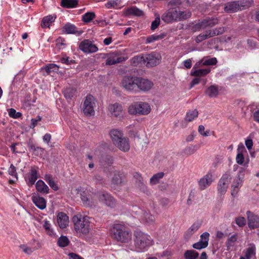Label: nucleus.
Returning <instances> with one entry per match:
<instances>
[{
  "label": "nucleus",
  "instance_id": "nucleus-36",
  "mask_svg": "<svg viewBox=\"0 0 259 259\" xmlns=\"http://www.w3.org/2000/svg\"><path fill=\"white\" fill-rule=\"evenodd\" d=\"M59 66H58L56 64H49L41 68V70L42 71L45 70L47 74H49L52 72H56L59 69Z\"/></svg>",
  "mask_w": 259,
  "mask_h": 259
},
{
  "label": "nucleus",
  "instance_id": "nucleus-20",
  "mask_svg": "<svg viewBox=\"0 0 259 259\" xmlns=\"http://www.w3.org/2000/svg\"><path fill=\"white\" fill-rule=\"evenodd\" d=\"M108 110L112 116L120 117L122 112V107L119 104L115 103L108 106Z\"/></svg>",
  "mask_w": 259,
  "mask_h": 259
},
{
  "label": "nucleus",
  "instance_id": "nucleus-32",
  "mask_svg": "<svg viewBox=\"0 0 259 259\" xmlns=\"http://www.w3.org/2000/svg\"><path fill=\"white\" fill-rule=\"evenodd\" d=\"M77 0H62L61 5L66 8H75L78 5Z\"/></svg>",
  "mask_w": 259,
  "mask_h": 259
},
{
  "label": "nucleus",
  "instance_id": "nucleus-27",
  "mask_svg": "<svg viewBox=\"0 0 259 259\" xmlns=\"http://www.w3.org/2000/svg\"><path fill=\"white\" fill-rule=\"evenodd\" d=\"M200 226L201 224L198 222L194 223L193 225L186 231L185 234V237L189 238L199 229Z\"/></svg>",
  "mask_w": 259,
  "mask_h": 259
},
{
  "label": "nucleus",
  "instance_id": "nucleus-54",
  "mask_svg": "<svg viewBox=\"0 0 259 259\" xmlns=\"http://www.w3.org/2000/svg\"><path fill=\"white\" fill-rule=\"evenodd\" d=\"M208 245L200 241H199L198 242L194 243L192 245L193 248L197 250H200L202 249L205 248Z\"/></svg>",
  "mask_w": 259,
  "mask_h": 259
},
{
  "label": "nucleus",
  "instance_id": "nucleus-56",
  "mask_svg": "<svg viewBox=\"0 0 259 259\" xmlns=\"http://www.w3.org/2000/svg\"><path fill=\"white\" fill-rule=\"evenodd\" d=\"M81 199L84 205L87 206L92 205L90 198L84 193L81 194Z\"/></svg>",
  "mask_w": 259,
  "mask_h": 259
},
{
  "label": "nucleus",
  "instance_id": "nucleus-16",
  "mask_svg": "<svg viewBox=\"0 0 259 259\" xmlns=\"http://www.w3.org/2000/svg\"><path fill=\"white\" fill-rule=\"evenodd\" d=\"M38 178V173L35 167H31L29 173L25 177V181L29 186L34 185Z\"/></svg>",
  "mask_w": 259,
  "mask_h": 259
},
{
  "label": "nucleus",
  "instance_id": "nucleus-6",
  "mask_svg": "<svg viewBox=\"0 0 259 259\" xmlns=\"http://www.w3.org/2000/svg\"><path fill=\"white\" fill-rule=\"evenodd\" d=\"M78 48L82 52L86 54L94 53L98 51L97 46L90 39H84L81 41Z\"/></svg>",
  "mask_w": 259,
  "mask_h": 259
},
{
  "label": "nucleus",
  "instance_id": "nucleus-29",
  "mask_svg": "<svg viewBox=\"0 0 259 259\" xmlns=\"http://www.w3.org/2000/svg\"><path fill=\"white\" fill-rule=\"evenodd\" d=\"M194 68L192 70L191 75L193 76L201 77L204 76L208 74L210 70V69H199L193 70Z\"/></svg>",
  "mask_w": 259,
  "mask_h": 259
},
{
  "label": "nucleus",
  "instance_id": "nucleus-14",
  "mask_svg": "<svg viewBox=\"0 0 259 259\" xmlns=\"http://www.w3.org/2000/svg\"><path fill=\"white\" fill-rule=\"evenodd\" d=\"M97 197L99 200L111 207L115 204V200L109 193L105 192H99Z\"/></svg>",
  "mask_w": 259,
  "mask_h": 259
},
{
  "label": "nucleus",
  "instance_id": "nucleus-1",
  "mask_svg": "<svg viewBox=\"0 0 259 259\" xmlns=\"http://www.w3.org/2000/svg\"><path fill=\"white\" fill-rule=\"evenodd\" d=\"M90 218L87 215L82 217L80 214L75 215L72 218L74 230L79 236L86 235L92 229Z\"/></svg>",
  "mask_w": 259,
  "mask_h": 259
},
{
  "label": "nucleus",
  "instance_id": "nucleus-38",
  "mask_svg": "<svg viewBox=\"0 0 259 259\" xmlns=\"http://www.w3.org/2000/svg\"><path fill=\"white\" fill-rule=\"evenodd\" d=\"M199 256V253L194 250H187L184 254L185 259H196Z\"/></svg>",
  "mask_w": 259,
  "mask_h": 259
},
{
  "label": "nucleus",
  "instance_id": "nucleus-33",
  "mask_svg": "<svg viewBox=\"0 0 259 259\" xmlns=\"http://www.w3.org/2000/svg\"><path fill=\"white\" fill-rule=\"evenodd\" d=\"M56 17L51 15H49L44 17L41 23V26L42 28L49 27L51 24L55 20Z\"/></svg>",
  "mask_w": 259,
  "mask_h": 259
},
{
  "label": "nucleus",
  "instance_id": "nucleus-3",
  "mask_svg": "<svg viewBox=\"0 0 259 259\" xmlns=\"http://www.w3.org/2000/svg\"><path fill=\"white\" fill-rule=\"evenodd\" d=\"M112 233L114 237L121 242H127L132 238L131 233L126 230L125 226L120 224L113 225Z\"/></svg>",
  "mask_w": 259,
  "mask_h": 259
},
{
  "label": "nucleus",
  "instance_id": "nucleus-22",
  "mask_svg": "<svg viewBox=\"0 0 259 259\" xmlns=\"http://www.w3.org/2000/svg\"><path fill=\"white\" fill-rule=\"evenodd\" d=\"M32 200L35 205L40 209L42 210L46 207V201L43 197L35 195L32 197Z\"/></svg>",
  "mask_w": 259,
  "mask_h": 259
},
{
  "label": "nucleus",
  "instance_id": "nucleus-51",
  "mask_svg": "<svg viewBox=\"0 0 259 259\" xmlns=\"http://www.w3.org/2000/svg\"><path fill=\"white\" fill-rule=\"evenodd\" d=\"M8 113L10 117L14 118H18L22 116V113L20 112H16L13 108H10L8 110Z\"/></svg>",
  "mask_w": 259,
  "mask_h": 259
},
{
  "label": "nucleus",
  "instance_id": "nucleus-7",
  "mask_svg": "<svg viewBox=\"0 0 259 259\" xmlns=\"http://www.w3.org/2000/svg\"><path fill=\"white\" fill-rule=\"evenodd\" d=\"M161 60L160 54L157 52H152L145 55V65L147 67H152L158 65Z\"/></svg>",
  "mask_w": 259,
  "mask_h": 259
},
{
  "label": "nucleus",
  "instance_id": "nucleus-30",
  "mask_svg": "<svg viewBox=\"0 0 259 259\" xmlns=\"http://www.w3.org/2000/svg\"><path fill=\"white\" fill-rule=\"evenodd\" d=\"M131 62L134 66H137L139 65L145 64V55L135 56L131 59Z\"/></svg>",
  "mask_w": 259,
  "mask_h": 259
},
{
  "label": "nucleus",
  "instance_id": "nucleus-57",
  "mask_svg": "<svg viewBox=\"0 0 259 259\" xmlns=\"http://www.w3.org/2000/svg\"><path fill=\"white\" fill-rule=\"evenodd\" d=\"M19 247L22 249L23 251L25 253H26V254H27L28 255L31 254L33 252V251L34 250V249L33 248L27 247L25 244H21V245H20Z\"/></svg>",
  "mask_w": 259,
  "mask_h": 259
},
{
  "label": "nucleus",
  "instance_id": "nucleus-5",
  "mask_svg": "<svg viewBox=\"0 0 259 259\" xmlns=\"http://www.w3.org/2000/svg\"><path fill=\"white\" fill-rule=\"evenodd\" d=\"M138 76L126 75L123 77L121 81V87L126 91L138 92Z\"/></svg>",
  "mask_w": 259,
  "mask_h": 259
},
{
  "label": "nucleus",
  "instance_id": "nucleus-2",
  "mask_svg": "<svg viewBox=\"0 0 259 259\" xmlns=\"http://www.w3.org/2000/svg\"><path fill=\"white\" fill-rule=\"evenodd\" d=\"M151 238L147 234L140 231L134 233V242L138 251H143L151 244Z\"/></svg>",
  "mask_w": 259,
  "mask_h": 259
},
{
  "label": "nucleus",
  "instance_id": "nucleus-11",
  "mask_svg": "<svg viewBox=\"0 0 259 259\" xmlns=\"http://www.w3.org/2000/svg\"><path fill=\"white\" fill-rule=\"evenodd\" d=\"M241 172L239 171L238 175L234 179L231 186V195L233 197H236L243 182V177L241 176Z\"/></svg>",
  "mask_w": 259,
  "mask_h": 259
},
{
  "label": "nucleus",
  "instance_id": "nucleus-46",
  "mask_svg": "<svg viewBox=\"0 0 259 259\" xmlns=\"http://www.w3.org/2000/svg\"><path fill=\"white\" fill-rule=\"evenodd\" d=\"M199 146L197 145H191L185 148L184 150V152L188 155H190L195 153V151L199 148Z\"/></svg>",
  "mask_w": 259,
  "mask_h": 259
},
{
  "label": "nucleus",
  "instance_id": "nucleus-21",
  "mask_svg": "<svg viewBox=\"0 0 259 259\" xmlns=\"http://www.w3.org/2000/svg\"><path fill=\"white\" fill-rule=\"evenodd\" d=\"M57 222L59 227L63 229L68 225L69 219L65 213L59 212L57 216Z\"/></svg>",
  "mask_w": 259,
  "mask_h": 259
},
{
  "label": "nucleus",
  "instance_id": "nucleus-8",
  "mask_svg": "<svg viewBox=\"0 0 259 259\" xmlns=\"http://www.w3.org/2000/svg\"><path fill=\"white\" fill-rule=\"evenodd\" d=\"M176 8H171L161 16L162 20L166 23L178 22V12Z\"/></svg>",
  "mask_w": 259,
  "mask_h": 259
},
{
  "label": "nucleus",
  "instance_id": "nucleus-45",
  "mask_svg": "<svg viewBox=\"0 0 259 259\" xmlns=\"http://www.w3.org/2000/svg\"><path fill=\"white\" fill-rule=\"evenodd\" d=\"M96 17V15L93 12H87L82 16V20L85 23L90 22Z\"/></svg>",
  "mask_w": 259,
  "mask_h": 259
},
{
  "label": "nucleus",
  "instance_id": "nucleus-50",
  "mask_svg": "<svg viewBox=\"0 0 259 259\" xmlns=\"http://www.w3.org/2000/svg\"><path fill=\"white\" fill-rule=\"evenodd\" d=\"M184 0H171L168 3V6L172 8H180V6L184 3Z\"/></svg>",
  "mask_w": 259,
  "mask_h": 259
},
{
  "label": "nucleus",
  "instance_id": "nucleus-19",
  "mask_svg": "<svg viewBox=\"0 0 259 259\" xmlns=\"http://www.w3.org/2000/svg\"><path fill=\"white\" fill-rule=\"evenodd\" d=\"M119 150L123 152H127L130 149L129 140L126 137H123L114 144Z\"/></svg>",
  "mask_w": 259,
  "mask_h": 259
},
{
  "label": "nucleus",
  "instance_id": "nucleus-26",
  "mask_svg": "<svg viewBox=\"0 0 259 259\" xmlns=\"http://www.w3.org/2000/svg\"><path fill=\"white\" fill-rule=\"evenodd\" d=\"M113 157L108 155H104L101 156L100 159V165L103 167H107L113 163Z\"/></svg>",
  "mask_w": 259,
  "mask_h": 259
},
{
  "label": "nucleus",
  "instance_id": "nucleus-39",
  "mask_svg": "<svg viewBox=\"0 0 259 259\" xmlns=\"http://www.w3.org/2000/svg\"><path fill=\"white\" fill-rule=\"evenodd\" d=\"M217 62L216 58H209V57H207L203 58L201 60L200 63L204 66H208L215 65Z\"/></svg>",
  "mask_w": 259,
  "mask_h": 259
},
{
  "label": "nucleus",
  "instance_id": "nucleus-64",
  "mask_svg": "<svg viewBox=\"0 0 259 259\" xmlns=\"http://www.w3.org/2000/svg\"><path fill=\"white\" fill-rule=\"evenodd\" d=\"M236 162L239 164H242L244 162V157L243 154L241 152H239L236 158Z\"/></svg>",
  "mask_w": 259,
  "mask_h": 259
},
{
  "label": "nucleus",
  "instance_id": "nucleus-25",
  "mask_svg": "<svg viewBox=\"0 0 259 259\" xmlns=\"http://www.w3.org/2000/svg\"><path fill=\"white\" fill-rule=\"evenodd\" d=\"M35 187L37 191L42 194H48L49 188L48 186L42 180H38L35 185Z\"/></svg>",
  "mask_w": 259,
  "mask_h": 259
},
{
  "label": "nucleus",
  "instance_id": "nucleus-47",
  "mask_svg": "<svg viewBox=\"0 0 259 259\" xmlns=\"http://www.w3.org/2000/svg\"><path fill=\"white\" fill-rule=\"evenodd\" d=\"M255 246L254 244L251 245L249 247L245 252V257L247 259H250L252 256L255 254Z\"/></svg>",
  "mask_w": 259,
  "mask_h": 259
},
{
  "label": "nucleus",
  "instance_id": "nucleus-23",
  "mask_svg": "<svg viewBox=\"0 0 259 259\" xmlns=\"http://www.w3.org/2000/svg\"><path fill=\"white\" fill-rule=\"evenodd\" d=\"M109 135L113 144L118 142L120 139L124 137L123 133L121 131L117 129L111 130Z\"/></svg>",
  "mask_w": 259,
  "mask_h": 259
},
{
  "label": "nucleus",
  "instance_id": "nucleus-10",
  "mask_svg": "<svg viewBox=\"0 0 259 259\" xmlns=\"http://www.w3.org/2000/svg\"><path fill=\"white\" fill-rule=\"evenodd\" d=\"M94 101L95 99L92 95H89L86 97L83 107V112L86 115H91L94 113Z\"/></svg>",
  "mask_w": 259,
  "mask_h": 259
},
{
  "label": "nucleus",
  "instance_id": "nucleus-62",
  "mask_svg": "<svg viewBox=\"0 0 259 259\" xmlns=\"http://www.w3.org/2000/svg\"><path fill=\"white\" fill-rule=\"evenodd\" d=\"M133 177L135 180L137 185L143 182V178L139 173L137 172H134Z\"/></svg>",
  "mask_w": 259,
  "mask_h": 259
},
{
  "label": "nucleus",
  "instance_id": "nucleus-43",
  "mask_svg": "<svg viewBox=\"0 0 259 259\" xmlns=\"http://www.w3.org/2000/svg\"><path fill=\"white\" fill-rule=\"evenodd\" d=\"M70 241L68 238L65 236H61L59 238L57 244L61 247H64L68 245Z\"/></svg>",
  "mask_w": 259,
  "mask_h": 259
},
{
  "label": "nucleus",
  "instance_id": "nucleus-55",
  "mask_svg": "<svg viewBox=\"0 0 259 259\" xmlns=\"http://www.w3.org/2000/svg\"><path fill=\"white\" fill-rule=\"evenodd\" d=\"M209 239V234L207 232H205L200 235V239L199 241L206 244L208 245Z\"/></svg>",
  "mask_w": 259,
  "mask_h": 259
},
{
  "label": "nucleus",
  "instance_id": "nucleus-13",
  "mask_svg": "<svg viewBox=\"0 0 259 259\" xmlns=\"http://www.w3.org/2000/svg\"><path fill=\"white\" fill-rule=\"evenodd\" d=\"M137 84L138 92L148 91L153 86V83L151 80L141 77H138Z\"/></svg>",
  "mask_w": 259,
  "mask_h": 259
},
{
  "label": "nucleus",
  "instance_id": "nucleus-18",
  "mask_svg": "<svg viewBox=\"0 0 259 259\" xmlns=\"http://www.w3.org/2000/svg\"><path fill=\"white\" fill-rule=\"evenodd\" d=\"M212 176L210 174H207L198 181L199 188L201 190H204L210 186L212 182Z\"/></svg>",
  "mask_w": 259,
  "mask_h": 259
},
{
  "label": "nucleus",
  "instance_id": "nucleus-31",
  "mask_svg": "<svg viewBox=\"0 0 259 259\" xmlns=\"http://www.w3.org/2000/svg\"><path fill=\"white\" fill-rule=\"evenodd\" d=\"M219 93L218 88L213 85H210L205 91V94H206L210 98L216 97Z\"/></svg>",
  "mask_w": 259,
  "mask_h": 259
},
{
  "label": "nucleus",
  "instance_id": "nucleus-35",
  "mask_svg": "<svg viewBox=\"0 0 259 259\" xmlns=\"http://www.w3.org/2000/svg\"><path fill=\"white\" fill-rule=\"evenodd\" d=\"M205 28L212 27L219 23V20L217 17L205 19L202 20Z\"/></svg>",
  "mask_w": 259,
  "mask_h": 259
},
{
  "label": "nucleus",
  "instance_id": "nucleus-4",
  "mask_svg": "<svg viewBox=\"0 0 259 259\" xmlns=\"http://www.w3.org/2000/svg\"><path fill=\"white\" fill-rule=\"evenodd\" d=\"M151 111L149 104L146 102H138L131 105L128 112L131 115H147Z\"/></svg>",
  "mask_w": 259,
  "mask_h": 259
},
{
  "label": "nucleus",
  "instance_id": "nucleus-9",
  "mask_svg": "<svg viewBox=\"0 0 259 259\" xmlns=\"http://www.w3.org/2000/svg\"><path fill=\"white\" fill-rule=\"evenodd\" d=\"M246 1H233L225 4L224 10L228 13H235L240 9V7H243L246 5Z\"/></svg>",
  "mask_w": 259,
  "mask_h": 259
},
{
  "label": "nucleus",
  "instance_id": "nucleus-41",
  "mask_svg": "<svg viewBox=\"0 0 259 259\" xmlns=\"http://www.w3.org/2000/svg\"><path fill=\"white\" fill-rule=\"evenodd\" d=\"M237 239L238 236L237 234H234L228 239L226 243V247H227L228 250H229L231 247L234 246L235 243L237 240Z\"/></svg>",
  "mask_w": 259,
  "mask_h": 259
},
{
  "label": "nucleus",
  "instance_id": "nucleus-28",
  "mask_svg": "<svg viewBox=\"0 0 259 259\" xmlns=\"http://www.w3.org/2000/svg\"><path fill=\"white\" fill-rule=\"evenodd\" d=\"M141 217L144 222L149 224H152L155 221L154 216L151 214L148 210H142Z\"/></svg>",
  "mask_w": 259,
  "mask_h": 259
},
{
  "label": "nucleus",
  "instance_id": "nucleus-53",
  "mask_svg": "<svg viewBox=\"0 0 259 259\" xmlns=\"http://www.w3.org/2000/svg\"><path fill=\"white\" fill-rule=\"evenodd\" d=\"M205 25L203 23V21L200 22H198L197 23H196L195 25H194L193 27H192V30L194 32H196V31H200L201 29H205Z\"/></svg>",
  "mask_w": 259,
  "mask_h": 259
},
{
  "label": "nucleus",
  "instance_id": "nucleus-61",
  "mask_svg": "<svg viewBox=\"0 0 259 259\" xmlns=\"http://www.w3.org/2000/svg\"><path fill=\"white\" fill-rule=\"evenodd\" d=\"M29 148L33 152H36L37 154H41L43 152L42 148L38 147H36L34 145L32 144L29 145Z\"/></svg>",
  "mask_w": 259,
  "mask_h": 259
},
{
  "label": "nucleus",
  "instance_id": "nucleus-24",
  "mask_svg": "<svg viewBox=\"0 0 259 259\" xmlns=\"http://www.w3.org/2000/svg\"><path fill=\"white\" fill-rule=\"evenodd\" d=\"M178 21H181L187 20L191 17V12L189 10H182L181 8L178 9Z\"/></svg>",
  "mask_w": 259,
  "mask_h": 259
},
{
  "label": "nucleus",
  "instance_id": "nucleus-58",
  "mask_svg": "<svg viewBox=\"0 0 259 259\" xmlns=\"http://www.w3.org/2000/svg\"><path fill=\"white\" fill-rule=\"evenodd\" d=\"M236 224L240 227H244L246 225V220L244 217H239L235 219Z\"/></svg>",
  "mask_w": 259,
  "mask_h": 259
},
{
  "label": "nucleus",
  "instance_id": "nucleus-12",
  "mask_svg": "<svg viewBox=\"0 0 259 259\" xmlns=\"http://www.w3.org/2000/svg\"><path fill=\"white\" fill-rule=\"evenodd\" d=\"M229 174L226 173L224 174L219 180L218 185V191L220 195H224L227 191L229 181L228 180Z\"/></svg>",
  "mask_w": 259,
  "mask_h": 259
},
{
  "label": "nucleus",
  "instance_id": "nucleus-60",
  "mask_svg": "<svg viewBox=\"0 0 259 259\" xmlns=\"http://www.w3.org/2000/svg\"><path fill=\"white\" fill-rule=\"evenodd\" d=\"M137 186L139 188L140 190L146 194H149L150 193V191L148 189L147 186L144 183V182L139 184Z\"/></svg>",
  "mask_w": 259,
  "mask_h": 259
},
{
  "label": "nucleus",
  "instance_id": "nucleus-49",
  "mask_svg": "<svg viewBox=\"0 0 259 259\" xmlns=\"http://www.w3.org/2000/svg\"><path fill=\"white\" fill-rule=\"evenodd\" d=\"M43 227L49 235L52 236L54 235V231L51 228V224L49 221L45 220Z\"/></svg>",
  "mask_w": 259,
  "mask_h": 259
},
{
  "label": "nucleus",
  "instance_id": "nucleus-44",
  "mask_svg": "<svg viewBox=\"0 0 259 259\" xmlns=\"http://www.w3.org/2000/svg\"><path fill=\"white\" fill-rule=\"evenodd\" d=\"M164 176V174L163 172H158L155 175H154L150 180V183L151 185H153L158 183L159 180L160 179H162Z\"/></svg>",
  "mask_w": 259,
  "mask_h": 259
},
{
  "label": "nucleus",
  "instance_id": "nucleus-48",
  "mask_svg": "<svg viewBox=\"0 0 259 259\" xmlns=\"http://www.w3.org/2000/svg\"><path fill=\"white\" fill-rule=\"evenodd\" d=\"M210 37L223 34L225 32L224 27H219L212 30H209Z\"/></svg>",
  "mask_w": 259,
  "mask_h": 259
},
{
  "label": "nucleus",
  "instance_id": "nucleus-52",
  "mask_svg": "<svg viewBox=\"0 0 259 259\" xmlns=\"http://www.w3.org/2000/svg\"><path fill=\"white\" fill-rule=\"evenodd\" d=\"M122 59L120 57H118L116 59L113 58H108L106 61V65H111L120 63Z\"/></svg>",
  "mask_w": 259,
  "mask_h": 259
},
{
  "label": "nucleus",
  "instance_id": "nucleus-15",
  "mask_svg": "<svg viewBox=\"0 0 259 259\" xmlns=\"http://www.w3.org/2000/svg\"><path fill=\"white\" fill-rule=\"evenodd\" d=\"M248 227L250 229H254L259 227V216L254 214L250 211L246 212Z\"/></svg>",
  "mask_w": 259,
  "mask_h": 259
},
{
  "label": "nucleus",
  "instance_id": "nucleus-17",
  "mask_svg": "<svg viewBox=\"0 0 259 259\" xmlns=\"http://www.w3.org/2000/svg\"><path fill=\"white\" fill-rule=\"evenodd\" d=\"M63 31L66 34H72L77 36H79L83 32V31L78 30L74 25L69 23L66 24L63 26Z\"/></svg>",
  "mask_w": 259,
  "mask_h": 259
},
{
  "label": "nucleus",
  "instance_id": "nucleus-63",
  "mask_svg": "<svg viewBox=\"0 0 259 259\" xmlns=\"http://www.w3.org/2000/svg\"><path fill=\"white\" fill-rule=\"evenodd\" d=\"M160 18L159 17H156L155 19L152 22L151 26V29L152 30H155L160 24Z\"/></svg>",
  "mask_w": 259,
  "mask_h": 259
},
{
  "label": "nucleus",
  "instance_id": "nucleus-37",
  "mask_svg": "<svg viewBox=\"0 0 259 259\" xmlns=\"http://www.w3.org/2000/svg\"><path fill=\"white\" fill-rule=\"evenodd\" d=\"M198 115V111L196 109L189 111L186 113L185 119L187 122H191L197 117Z\"/></svg>",
  "mask_w": 259,
  "mask_h": 259
},
{
  "label": "nucleus",
  "instance_id": "nucleus-40",
  "mask_svg": "<svg viewBox=\"0 0 259 259\" xmlns=\"http://www.w3.org/2000/svg\"><path fill=\"white\" fill-rule=\"evenodd\" d=\"M165 35L164 34H160L159 35L153 34L147 37L146 41V44H150L155 41L161 39L164 37Z\"/></svg>",
  "mask_w": 259,
  "mask_h": 259
},
{
  "label": "nucleus",
  "instance_id": "nucleus-59",
  "mask_svg": "<svg viewBox=\"0 0 259 259\" xmlns=\"http://www.w3.org/2000/svg\"><path fill=\"white\" fill-rule=\"evenodd\" d=\"M121 177L119 174H115L112 179V183L113 184L118 185L121 184Z\"/></svg>",
  "mask_w": 259,
  "mask_h": 259
},
{
  "label": "nucleus",
  "instance_id": "nucleus-42",
  "mask_svg": "<svg viewBox=\"0 0 259 259\" xmlns=\"http://www.w3.org/2000/svg\"><path fill=\"white\" fill-rule=\"evenodd\" d=\"M76 92V90L73 88H67L64 91L65 97L67 99H71Z\"/></svg>",
  "mask_w": 259,
  "mask_h": 259
},
{
  "label": "nucleus",
  "instance_id": "nucleus-34",
  "mask_svg": "<svg viewBox=\"0 0 259 259\" xmlns=\"http://www.w3.org/2000/svg\"><path fill=\"white\" fill-rule=\"evenodd\" d=\"M126 14L130 15L141 16L143 15V12L136 7H132L127 9Z\"/></svg>",
  "mask_w": 259,
  "mask_h": 259
}]
</instances>
